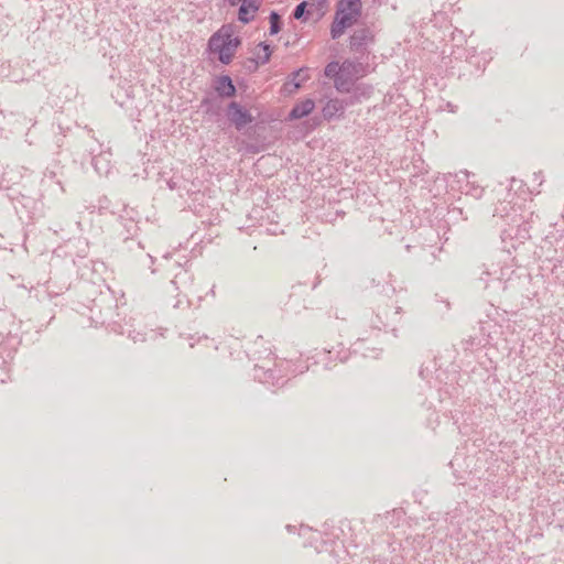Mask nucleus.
Here are the masks:
<instances>
[{"instance_id": "20e7f679", "label": "nucleus", "mask_w": 564, "mask_h": 564, "mask_svg": "<svg viewBox=\"0 0 564 564\" xmlns=\"http://www.w3.org/2000/svg\"><path fill=\"white\" fill-rule=\"evenodd\" d=\"M373 37L369 28L356 29L349 39V47L354 52H361L373 41Z\"/></svg>"}, {"instance_id": "1a4fd4ad", "label": "nucleus", "mask_w": 564, "mask_h": 564, "mask_svg": "<svg viewBox=\"0 0 564 564\" xmlns=\"http://www.w3.org/2000/svg\"><path fill=\"white\" fill-rule=\"evenodd\" d=\"M216 91L223 97H232L236 94V88L229 76H220L215 86Z\"/></svg>"}, {"instance_id": "2eb2a0df", "label": "nucleus", "mask_w": 564, "mask_h": 564, "mask_svg": "<svg viewBox=\"0 0 564 564\" xmlns=\"http://www.w3.org/2000/svg\"><path fill=\"white\" fill-rule=\"evenodd\" d=\"M457 176H458L459 181L462 180V176H463L469 183V178L474 177L475 175L468 171H460V173Z\"/></svg>"}, {"instance_id": "f8f14e48", "label": "nucleus", "mask_w": 564, "mask_h": 564, "mask_svg": "<svg viewBox=\"0 0 564 564\" xmlns=\"http://www.w3.org/2000/svg\"><path fill=\"white\" fill-rule=\"evenodd\" d=\"M325 76L336 78L341 73V65L339 66L336 62L328 63L325 67Z\"/></svg>"}, {"instance_id": "f3484780", "label": "nucleus", "mask_w": 564, "mask_h": 564, "mask_svg": "<svg viewBox=\"0 0 564 564\" xmlns=\"http://www.w3.org/2000/svg\"><path fill=\"white\" fill-rule=\"evenodd\" d=\"M473 189L475 192L474 195H478L481 193V189H479L478 187H473Z\"/></svg>"}, {"instance_id": "9b49d317", "label": "nucleus", "mask_w": 564, "mask_h": 564, "mask_svg": "<svg viewBox=\"0 0 564 564\" xmlns=\"http://www.w3.org/2000/svg\"><path fill=\"white\" fill-rule=\"evenodd\" d=\"M270 34L271 35H274V34H278L281 30V19H280V15L278 12L275 11H272L270 13Z\"/></svg>"}, {"instance_id": "f257e3e1", "label": "nucleus", "mask_w": 564, "mask_h": 564, "mask_svg": "<svg viewBox=\"0 0 564 564\" xmlns=\"http://www.w3.org/2000/svg\"><path fill=\"white\" fill-rule=\"evenodd\" d=\"M361 0H339L330 25L332 39H339L348 28L356 24L361 17Z\"/></svg>"}, {"instance_id": "ddd939ff", "label": "nucleus", "mask_w": 564, "mask_h": 564, "mask_svg": "<svg viewBox=\"0 0 564 564\" xmlns=\"http://www.w3.org/2000/svg\"><path fill=\"white\" fill-rule=\"evenodd\" d=\"M215 100L205 98L202 101V107H204L206 110V113L216 115L218 112L219 106H215Z\"/></svg>"}, {"instance_id": "4468645a", "label": "nucleus", "mask_w": 564, "mask_h": 564, "mask_svg": "<svg viewBox=\"0 0 564 564\" xmlns=\"http://www.w3.org/2000/svg\"><path fill=\"white\" fill-rule=\"evenodd\" d=\"M306 6H307L306 1H303L296 6V8L293 11L294 19L300 20L303 18Z\"/></svg>"}, {"instance_id": "6e6552de", "label": "nucleus", "mask_w": 564, "mask_h": 564, "mask_svg": "<svg viewBox=\"0 0 564 564\" xmlns=\"http://www.w3.org/2000/svg\"><path fill=\"white\" fill-rule=\"evenodd\" d=\"M315 104L312 99H305L296 104L290 111V119H301L314 110Z\"/></svg>"}, {"instance_id": "0eeeda50", "label": "nucleus", "mask_w": 564, "mask_h": 564, "mask_svg": "<svg viewBox=\"0 0 564 564\" xmlns=\"http://www.w3.org/2000/svg\"><path fill=\"white\" fill-rule=\"evenodd\" d=\"M240 3L241 4L238 11V20L247 24L254 19L256 13L260 9V7L248 0H242Z\"/></svg>"}, {"instance_id": "9d476101", "label": "nucleus", "mask_w": 564, "mask_h": 564, "mask_svg": "<svg viewBox=\"0 0 564 564\" xmlns=\"http://www.w3.org/2000/svg\"><path fill=\"white\" fill-rule=\"evenodd\" d=\"M272 51L268 43L261 42L257 47V58L261 64H267L270 61Z\"/></svg>"}, {"instance_id": "7ed1b4c3", "label": "nucleus", "mask_w": 564, "mask_h": 564, "mask_svg": "<svg viewBox=\"0 0 564 564\" xmlns=\"http://www.w3.org/2000/svg\"><path fill=\"white\" fill-rule=\"evenodd\" d=\"M227 117L238 131L254 120L251 112L237 101H231L228 105Z\"/></svg>"}, {"instance_id": "39448f33", "label": "nucleus", "mask_w": 564, "mask_h": 564, "mask_svg": "<svg viewBox=\"0 0 564 564\" xmlns=\"http://www.w3.org/2000/svg\"><path fill=\"white\" fill-rule=\"evenodd\" d=\"M355 65L350 62L341 64V73L334 80L335 88L340 93H348L354 85L351 76Z\"/></svg>"}, {"instance_id": "423d86ee", "label": "nucleus", "mask_w": 564, "mask_h": 564, "mask_svg": "<svg viewBox=\"0 0 564 564\" xmlns=\"http://www.w3.org/2000/svg\"><path fill=\"white\" fill-rule=\"evenodd\" d=\"M347 107V102L340 99H329L323 107V117L327 120L340 118Z\"/></svg>"}, {"instance_id": "6ab92c4d", "label": "nucleus", "mask_w": 564, "mask_h": 564, "mask_svg": "<svg viewBox=\"0 0 564 564\" xmlns=\"http://www.w3.org/2000/svg\"><path fill=\"white\" fill-rule=\"evenodd\" d=\"M302 72V69L295 72L293 75H294V78H296L297 76H300V73Z\"/></svg>"}, {"instance_id": "a211bd4d", "label": "nucleus", "mask_w": 564, "mask_h": 564, "mask_svg": "<svg viewBox=\"0 0 564 564\" xmlns=\"http://www.w3.org/2000/svg\"><path fill=\"white\" fill-rule=\"evenodd\" d=\"M293 86H294V90L300 88L301 84L300 83H293Z\"/></svg>"}, {"instance_id": "dca6fc26", "label": "nucleus", "mask_w": 564, "mask_h": 564, "mask_svg": "<svg viewBox=\"0 0 564 564\" xmlns=\"http://www.w3.org/2000/svg\"><path fill=\"white\" fill-rule=\"evenodd\" d=\"M242 0H228L229 4L235 7L238 6Z\"/></svg>"}, {"instance_id": "f03ea898", "label": "nucleus", "mask_w": 564, "mask_h": 564, "mask_svg": "<svg viewBox=\"0 0 564 564\" xmlns=\"http://www.w3.org/2000/svg\"><path fill=\"white\" fill-rule=\"evenodd\" d=\"M240 45V40L232 36V30L229 25L221 26L208 40V50L218 55L223 64H229Z\"/></svg>"}]
</instances>
